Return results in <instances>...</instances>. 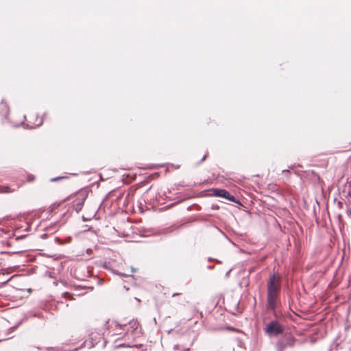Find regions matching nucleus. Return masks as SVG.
Listing matches in <instances>:
<instances>
[{
    "label": "nucleus",
    "mask_w": 351,
    "mask_h": 351,
    "mask_svg": "<svg viewBox=\"0 0 351 351\" xmlns=\"http://www.w3.org/2000/svg\"><path fill=\"white\" fill-rule=\"evenodd\" d=\"M280 289V278L273 274L267 282V308L274 311Z\"/></svg>",
    "instance_id": "obj_1"
},
{
    "label": "nucleus",
    "mask_w": 351,
    "mask_h": 351,
    "mask_svg": "<svg viewBox=\"0 0 351 351\" xmlns=\"http://www.w3.org/2000/svg\"><path fill=\"white\" fill-rule=\"evenodd\" d=\"M116 327L117 329L123 330V334L124 335L131 336L132 337H134L136 334H138L139 323L137 320L132 319L127 324H119L116 325Z\"/></svg>",
    "instance_id": "obj_2"
},
{
    "label": "nucleus",
    "mask_w": 351,
    "mask_h": 351,
    "mask_svg": "<svg viewBox=\"0 0 351 351\" xmlns=\"http://www.w3.org/2000/svg\"><path fill=\"white\" fill-rule=\"evenodd\" d=\"M87 192L86 191H79L75 195V199L73 201L72 208L79 213L83 208L84 202L87 197Z\"/></svg>",
    "instance_id": "obj_3"
},
{
    "label": "nucleus",
    "mask_w": 351,
    "mask_h": 351,
    "mask_svg": "<svg viewBox=\"0 0 351 351\" xmlns=\"http://www.w3.org/2000/svg\"><path fill=\"white\" fill-rule=\"evenodd\" d=\"M283 330V327L277 321H271L265 327V332L269 335H278Z\"/></svg>",
    "instance_id": "obj_4"
},
{
    "label": "nucleus",
    "mask_w": 351,
    "mask_h": 351,
    "mask_svg": "<svg viewBox=\"0 0 351 351\" xmlns=\"http://www.w3.org/2000/svg\"><path fill=\"white\" fill-rule=\"evenodd\" d=\"M295 339L291 335H285L277 343L278 351H283L288 346H293L295 344Z\"/></svg>",
    "instance_id": "obj_5"
},
{
    "label": "nucleus",
    "mask_w": 351,
    "mask_h": 351,
    "mask_svg": "<svg viewBox=\"0 0 351 351\" xmlns=\"http://www.w3.org/2000/svg\"><path fill=\"white\" fill-rule=\"evenodd\" d=\"M221 197L226 199L228 201H230L232 202H234L238 204H241V202L239 200H238L234 195L230 193V192L227 191L224 189H221Z\"/></svg>",
    "instance_id": "obj_6"
},
{
    "label": "nucleus",
    "mask_w": 351,
    "mask_h": 351,
    "mask_svg": "<svg viewBox=\"0 0 351 351\" xmlns=\"http://www.w3.org/2000/svg\"><path fill=\"white\" fill-rule=\"evenodd\" d=\"M14 191H15V189H11L9 186H7L0 187V193H8L14 192Z\"/></svg>",
    "instance_id": "obj_7"
},
{
    "label": "nucleus",
    "mask_w": 351,
    "mask_h": 351,
    "mask_svg": "<svg viewBox=\"0 0 351 351\" xmlns=\"http://www.w3.org/2000/svg\"><path fill=\"white\" fill-rule=\"evenodd\" d=\"M213 193H209V195H213L215 197H219V189H215L211 191Z\"/></svg>",
    "instance_id": "obj_8"
},
{
    "label": "nucleus",
    "mask_w": 351,
    "mask_h": 351,
    "mask_svg": "<svg viewBox=\"0 0 351 351\" xmlns=\"http://www.w3.org/2000/svg\"><path fill=\"white\" fill-rule=\"evenodd\" d=\"M64 177H56V178H53L51 180V182H56L60 179H62V178H64Z\"/></svg>",
    "instance_id": "obj_9"
},
{
    "label": "nucleus",
    "mask_w": 351,
    "mask_h": 351,
    "mask_svg": "<svg viewBox=\"0 0 351 351\" xmlns=\"http://www.w3.org/2000/svg\"><path fill=\"white\" fill-rule=\"evenodd\" d=\"M115 274L119 275V276H127L126 274H122V273H119V272H117V271H114Z\"/></svg>",
    "instance_id": "obj_10"
},
{
    "label": "nucleus",
    "mask_w": 351,
    "mask_h": 351,
    "mask_svg": "<svg viewBox=\"0 0 351 351\" xmlns=\"http://www.w3.org/2000/svg\"><path fill=\"white\" fill-rule=\"evenodd\" d=\"M45 351H54V349L53 348H46Z\"/></svg>",
    "instance_id": "obj_11"
},
{
    "label": "nucleus",
    "mask_w": 351,
    "mask_h": 351,
    "mask_svg": "<svg viewBox=\"0 0 351 351\" xmlns=\"http://www.w3.org/2000/svg\"><path fill=\"white\" fill-rule=\"evenodd\" d=\"M178 295H180L179 293H173L172 297H175V296Z\"/></svg>",
    "instance_id": "obj_12"
},
{
    "label": "nucleus",
    "mask_w": 351,
    "mask_h": 351,
    "mask_svg": "<svg viewBox=\"0 0 351 351\" xmlns=\"http://www.w3.org/2000/svg\"><path fill=\"white\" fill-rule=\"evenodd\" d=\"M131 271L132 273L136 272V269L133 267H131Z\"/></svg>",
    "instance_id": "obj_13"
},
{
    "label": "nucleus",
    "mask_w": 351,
    "mask_h": 351,
    "mask_svg": "<svg viewBox=\"0 0 351 351\" xmlns=\"http://www.w3.org/2000/svg\"><path fill=\"white\" fill-rule=\"evenodd\" d=\"M206 155L204 156V157H203V158H202V161L204 160H205V158H206Z\"/></svg>",
    "instance_id": "obj_14"
},
{
    "label": "nucleus",
    "mask_w": 351,
    "mask_h": 351,
    "mask_svg": "<svg viewBox=\"0 0 351 351\" xmlns=\"http://www.w3.org/2000/svg\"><path fill=\"white\" fill-rule=\"evenodd\" d=\"M189 350V348H188L183 349L184 351H188Z\"/></svg>",
    "instance_id": "obj_15"
},
{
    "label": "nucleus",
    "mask_w": 351,
    "mask_h": 351,
    "mask_svg": "<svg viewBox=\"0 0 351 351\" xmlns=\"http://www.w3.org/2000/svg\"><path fill=\"white\" fill-rule=\"evenodd\" d=\"M282 172H283V173H285V172L289 173V170H283V171H282Z\"/></svg>",
    "instance_id": "obj_16"
},
{
    "label": "nucleus",
    "mask_w": 351,
    "mask_h": 351,
    "mask_svg": "<svg viewBox=\"0 0 351 351\" xmlns=\"http://www.w3.org/2000/svg\"><path fill=\"white\" fill-rule=\"evenodd\" d=\"M350 215H351V210L350 211Z\"/></svg>",
    "instance_id": "obj_17"
}]
</instances>
